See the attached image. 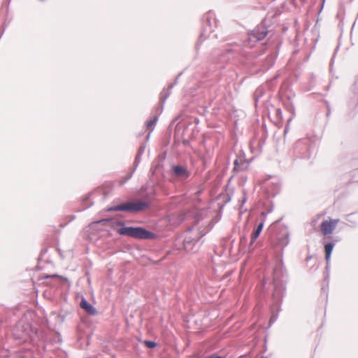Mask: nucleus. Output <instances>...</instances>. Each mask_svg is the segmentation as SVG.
Instances as JSON below:
<instances>
[{
    "mask_svg": "<svg viewBox=\"0 0 358 358\" xmlns=\"http://www.w3.org/2000/svg\"><path fill=\"white\" fill-rule=\"evenodd\" d=\"M117 233L138 239H152L155 237L154 234L142 227H122L117 229Z\"/></svg>",
    "mask_w": 358,
    "mask_h": 358,
    "instance_id": "1",
    "label": "nucleus"
},
{
    "mask_svg": "<svg viewBox=\"0 0 358 358\" xmlns=\"http://www.w3.org/2000/svg\"><path fill=\"white\" fill-rule=\"evenodd\" d=\"M148 206L147 203L143 201H133L122 203L108 209L113 211L138 212L145 210Z\"/></svg>",
    "mask_w": 358,
    "mask_h": 358,
    "instance_id": "2",
    "label": "nucleus"
},
{
    "mask_svg": "<svg viewBox=\"0 0 358 358\" xmlns=\"http://www.w3.org/2000/svg\"><path fill=\"white\" fill-rule=\"evenodd\" d=\"M339 222L338 219H329L324 220L321 224V231L323 235L331 234L335 229L336 225Z\"/></svg>",
    "mask_w": 358,
    "mask_h": 358,
    "instance_id": "3",
    "label": "nucleus"
},
{
    "mask_svg": "<svg viewBox=\"0 0 358 358\" xmlns=\"http://www.w3.org/2000/svg\"><path fill=\"white\" fill-rule=\"evenodd\" d=\"M174 174L178 177L187 178L189 174L187 169L181 166H176L173 169Z\"/></svg>",
    "mask_w": 358,
    "mask_h": 358,
    "instance_id": "4",
    "label": "nucleus"
},
{
    "mask_svg": "<svg viewBox=\"0 0 358 358\" xmlns=\"http://www.w3.org/2000/svg\"><path fill=\"white\" fill-rule=\"evenodd\" d=\"M80 306L81 308L85 310L87 313H89L90 315H96L97 313L96 310L90 303H89L85 299H83L81 300Z\"/></svg>",
    "mask_w": 358,
    "mask_h": 358,
    "instance_id": "5",
    "label": "nucleus"
},
{
    "mask_svg": "<svg viewBox=\"0 0 358 358\" xmlns=\"http://www.w3.org/2000/svg\"><path fill=\"white\" fill-rule=\"evenodd\" d=\"M264 227V222H262L259 224L257 229L254 230V231L251 234V242L250 245H252L255 240L259 237L260 233L262 232Z\"/></svg>",
    "mask_w": 358,
    "mask_h": 358,
    "instance_id": "6",
    "label": "nucleus"
},
{
    "mask_svg": "<svg viewBox=\"0 0 358 358\" xmlns=\"http://www.w3.org/2000/svg\"><path fill=\"white\" fill-rule=\"evenodd\" d=\"M334 249V244L331 243H327L324 245V252H325V259L327 262H329L330 259L331 254Z\"/></svg>",
    "mask_w": 358,
    "mask_h": 358,
    "instance_id": "7",
    "label": "nucleus"
},
{
    "mask_svg": "<svg viewBox=\"0 0 358 358\" xmlns=\"http://www.w3.org/2000/svg\"><path fill=\"white\" fill-rule=\"evenodd\" d=\"M110 220V219H103V220H98V221H95V222H91L89 224L88 227L90 229H94L95 227L98 224H105L106 223L108 222Z\"/></svg>",
    "mask_w": 358,
    "mask_h": 358,
    "instance_id": "8",
    "label": "nucleus"
},
{
    "mask_svg": "<svg viewBox=\"0 0 358 358\" xmlns=\"http://www.w3.org/2000/svg\"><path fill=\"white\" fill-rule=\"evenodd\" d=\"M266 36V32H255L251 34L250 37L256 38L257 41H261Z\"/></svg>",
    "mask_w": 358,
    "mask_h": 358,
    "instance_id": "9",
    "label": "nucleus"
},
{
    "mask_svg": "<svg viewBox=\"0 0 358 358\" xmlns=\"http://www.w3.org/2000/svg\"><path fill=\"white\" fill-rule=\"evenodd\" d=\"M157 121V117H155L152 120L148 121L147 122V128L152 131V127L156 123Z\"/></svg>",
    "mask_w": 358,
    "mask_h": 358,
    "instance_id": "10",
    "label": "nucleus"
},
{
    "mask_svg": "<svg viewBox=\"0 0 358 358\" xmlns=\"http://www.w3.org/2000/svg\"><path fill=\"white\" fill-rule=\"evenodd\" d=\"M145 344L150 348H155L157 345L156 343L154 341H145Z\"/></svg>",
    "mask_w": 358,
    "mask_h": 358,
    "instance_id": "11",
    "label": "nucleus"
},
{
    "mask_svg": "<svg viewBox=\"0 0 358 358\" xmlns=\"http://www.w3.org/2000/svg\"><path fill=\"white\" fill-rule=\"evenodd\" d=\"M206 358H225V357H221V356L212 355V356L208 357Z\"/></svg>",
    "mask_w": 358,
    "mask_h": 358,
    "instance_id": "12",
    "label": "nucleus"
},
{
    "mask_svg": "<svg viewBox=\"0 0 358 358\" xmlns=\"http://www.w3.org/2000/svg\"><path fill=\"white\" fill-rule=\"evenodd\" d=\"M262 358H267V357H262Z\"/></svg>",
    "mask_w": 358,
    "mask_h": 358,
    "instance_id": "13",
    "label": "nucleus"
}]
</instances>
